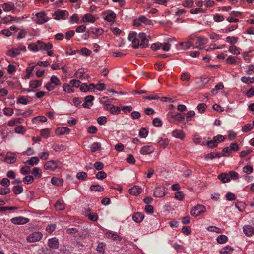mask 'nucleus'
<instances>
[{
	"label": "nucleus",
	"instance_id": "18",
	"mask_svg": "<svg viewBox=\"0 0 254 254\" xmlns=\"http://www.w3.org/2000/svg\"><path fill=\"white\" fill-rule=\"evenodd\" d=\"M154 148L152 146H144L140 150V153L142 154H149L153 152Z\"/></svg>",
	"mask_w": 254,
	"mask_h": 254
},
{
	"label": "nucleus",
	"instance_id": "47",
	"mask_svg": "<svg viewBox=\"0 0 254 254\" xmlns=\"http://www.w3.org/2000/svg\"><path fill=\"white\" fill-rule=\"evenodd\" d=\"M228 175L230 176V179L232 180H236L239 178L238 173L234 171H230Z\"/></svg>",
	"mask_w": 254,
	"mask_h": 254
},
{
	"label": "nucleus",
	"instance_id": "62",
	"mask_svg": "<svg viewBox=\"0 0 254 254\" xmlns=\"http://www.w3.org/2000/svg\"><path fill=\"white\" fill-rule=\"evenodd\" d=\"M4 114L8 116H11L13 114V111L12 109L10 108H5L3 109Z\"/></svg>",
	"mask_w": 254,
	"mask_h": 254
},
{
	"label": "nucleus",
	"instance_id": "33",
	"mask_svg": "<svg viewBox=\"0 0 254 254\" xmlns=\"http://www.w3.org/2000/svg\"><path fill=\"white\" fill-rule=\"evenodd\" d=\"M241 81L244 83L248 84L249 83H252L254 82V77H245L243 76L241 78Z\"/></svg>",
	"mask_w": 254,
	"mask_h": 254
},
{
	"label": "nucleus",
	"instance_id": "28",
	"mask_svg": "<svg viewBox=\"0 0 254 254\" xmlns=\"http://www.w3.org/2000/svg\"><path fill=\"white\" fill-rule=\"evenodd\" d=\"M51 183L57 186H62L63 183V180L57 177H53L51 179Z\"/></svg>",
	"mask_w": 254,
	"mask_h": 254
},
{
	"label": "nucleus",
	"instance_id": "57",
	"mask_svg": "<svg viewBox=\"0 0 254 254\" xmlns=\"http://www.w3.org/2000/svg\"><path fill=\"white\" fill-rule=\"evenodd\" d=\"M226 63L230 64H234L236 63V60L235 57L229 56L226 60Z\"/></svg>",
	"mask_w": 254,
	"mask_h": 254
},
{
	"label": "nucleus",
	"instance_id": "45",
	"mask_svg": "<svg viewBox=\"0 0 254 254\" xmlns=\"http://www.w3.org/2000/svg\"><path fill=\"white\" fill-rule=\"evenodd\" d=\"M238 40V38L235 36H228L226 38V42L230 43L231 44H234L237 42Z\"/></svg>",
	"mask_w": 254,
	"mask_h": 254
},
{
	"label": "nucleus",
	"instance_id": "8",
	"mask_svg": "<svg viewBox=\"0 0 254 254\" xmlns=\"http://www.w3.org/2000/svg\"><path fill=\"white\" fill-rule=\"evenodd\" d=\"M54 19L57 20L65 19L68 16V12L66 10L58 9L53 14Z\"/></svg>",
	"mask_w": 254,
	"mask_h": 254
},
{
	"label": "nucleus",
	"instance_id": "19",
	"mask_svg": "<svg viewBox=\"0 0 254 254\" xmlns=\"http://www.w3.org/2000/svg\"><path fill=\"white\" fill-rule=\"evenodd\" d=\"M141 192V189L137 186H134L128 190L129 194L133 195H138Z\"/></svg>",
	"mask_w": 254,
	"mask_h": 254
},
{
	"label": "nucleus",
	"instance_id": "46",
	"mask_svg": "<svg viewBox=\"0 0 254 254\" xmlns=\"http://www.w3.org/2000/svg\"><path fill=\"white\" fill-rule=\"evenodd\" d=\"M120 111L121 109L119 107L114 106V105L110 109V113L113 115L118 114Z\"/></svg>",
	"mask_w": 254,
	"mask_h": 254
},
{
	"label": "nucleus",
	"instance_id": "11",
	"mask_svg": "<svg viewBox=\"0 0 254 254\" xmlns=\"http://www.w3.org/2000/svg\"><path fill=\"white\" fill-rule=\"evenodd\" d=\"M167 189L163 186H157L154 191V196L156 197H164L166 193Z\"/></svg>",
	"mask_w": 254,
	"mask_h": 254
},
{
	"label": "nucleus",
	"instance_id": "41",
	"mask_svg": "<svg viewBox=\"0 0 254 254\" xmlns=\"http://www.w3.org/2000/svg\"><path fill=\"white\" fill-rule=\"evenodd\" d=\"M101 148V144L98 142L93 143L91 146V150L92 152H95L99 150Z\"/></svg>",
	"mask_w": 254,
	"mask_h": 254
},
{
	"label": "nucleus",
	"instance_id": "23",
	"mask_svg": "<svg viewBox=\"0 0 254 254\" xmlns=\"http://www.w3.org/2000/svg\"><path fill=\"white\" fill-rule=\"evenodd\" d=\"M42 84V81L40 80H31L29 83V86L32 89H34L41 86Z\"/></svg>",
	"mask_w": 254,
	"mask_h": 254
},
{
	"label": "nucleus",
	"instance_id": "20",
	"mask_svg": "<svg viewBox=\"0 0 254 254\" xmlns=\"http://www.w3.org/2000/svg\"><path fill=\"white\" fill-rule=\"evenodd\" d=\"M144 217V214L140 212H136L132 216V219L136 223L141 222Z\"/></svg>",
	"mask_w": 254,
	"mask_h": 254
},
{
	"label": "nucleus",
	"instance_id": "50",
	"mask_svg": "<svg viewBox=\"0 0 254 254\" xmlns=\"http://www.w3.org/2000/svg\"><path fill=\"white\" fill-rule=\"evenodd\" d=\"M184 198V194L181 191H177L175 193V198L179 200H183Z\"/></svg>",
	"mask_w": 254,
	"mask_h": 254
},
{
	"label": "nucleus",
	"instance_id": "24",
	"mask_svg": "<svg viewBox=\"0 0 254 254\" xmlns=\"http://www.w3.org/2000/svg\"><path fill=\"white\" fill-rule=\"evenodd\" d=\"M218 178L224 183H227L230 180L229 175L225 173L219 174Z\"/></svg>",
	"mask_w": 254,
	"mask_h": 254
},
{
	"label": "nucleus",
	"instance_id": "27",
	"mask_svg": "<svg viewBox=\"0 0 254 254\" xmlns=\"http://www.w3.org/2000/svg\"><path fill=\"white\" fill-rule=\"evenodd\" d=\"M169 140L167 138H161L158 141V145L162 148H165L167 147L169 144Z\"/></svg>",
	"mask_w": 254,
	"mask_h": 254
},
{
	"label": "nucleus",
	"instance_id": "32",
	"mask_svg": "<svg viewBox=\"0 0 254 254\" xmlns=\"http://www.w3.org/2000/svg\"><path fill=\"white\" fill-rule=\"evenodd\" d=\"M197 109L199 113H203L206 109V105L205 103H199L197 106Z\"/></svg>",
	"mask_w": 254,
	"mask_h": 254
},
{
	"label": "nucleus",
	"instance_id": "59",
	"mask_svg": "<svg viewBox=\"0 0 254 254\" xmlns=\"http://www.w3.org/2000/svg\"><path fill=\"white\" fill-rule=\"evenodd\" d=\"M52 148L55 151H60L64 149V146L63 145L54 144Z\"/></svg>",
	"mask_w": 254,
	"mask_h": 254
},
{
	"label": "nucleus",
	"instance_id": "7",
	"mask_svg": "<svg viewBox=\"0 0 254 254\" xmlns=\"http://www.w3.org/2000/svg\"><path fill=\"white\" fill-rule=\"evenodd\" d=\"M225 139L224 137L218 134L213 138V139L210 141H207V147H214L217 146L219 142L223 141Z\"/></svg>",
	"mask_w": 254,
	"mask_h": 254
},
{
	"label": "nucleus",
	"instance_id": "61",
	"mask_svg": "<svg viewBox=\"0 0 254 254\" xmlns=\"http://www.w3.org/2000/svg\"><path fill=\"white\" fill-rule=\"evenodd\" d=\"M153 125L156 127H160L162 125V123L160 119L156 118L153 120Z\"/></svg>",
	"mask_w": 254,
	"mask_h": 254
},
{
	"label": "nucleus",
	"instance_id": "56",
	"mask_svg": "<svg viewBox=\"0 0 254 254\" xmlns=\"http://www.w3.org/2000/svg\"><path fill=\"white\" fill-rule=\"evenodd\" d=\"M64 90L68 93H71L73 92V90L70 87V86L68 84H64L63 86Z\"/></svg>",
	"mask_w": 254,
	"mask_h": 254
},
{
	"label": "nucleus",
	"instance_id": "12",
	"mask_svg": "<svg viewBox=\"0 0 254 254\" xmlns=\"http://www.w3.org/2000/svg\"><path fill=\"white\" fill-rule=\"evenodd\" d=\"M29 221V219L28 218L22 216L14 217L11 219V221L12 223L17 225L25 224L28 223Z\"/></svg>",
	"mask_w": 254,
	"mask_h": 254
},
{
	"label": "nucleus",
	"instance_id": "29",
	"mask_svg": "<svg viewBox=\"0 0 254 254\" xmlns=\"http://www.w3.org/2000/svg\"><path fill=\"white\" fill-rule=\"evenodd\" d=\"M116 17L115 13L112 11L108 13L105 18V19L109 22L113 21Z\"/></svg>",
	"mask_w": 254,
	"mask_h": 254
},
{
	"label": "nucleus",
	"instance_id": "21",
	"mask_svg": "<svg viewBox=\"0 0 254 254\" xmlns=\"http://www.w3.org/2000/svg\"><path fill=\"white\" fill-rule=\"evenodd\" d=\"M95 18L90 14H85L82 18V21L84 23L91 22L93 23L95 21Z\"/></svg>",
	"mask_w": 254,
	"mask_h": 254
},
{
	"label": "nucleus",
	"instance_id": "9",
	"mask_svg": "<svg viewBox=\"0 0 254 254\" xmlns=\"http://www.w3.org/2000/svg\"><path fill=\"white\" fill-rule=\"evenodd\" d=\"M42 237V234L41 232H35L28 236L26 240L29 243H33L40 241Z\"/></svg>",
	"mask_w": 254,
	"mask_h": 254
},
{
	"label": "nucleus",
	"instance_id": "17",
	"mask_svg": "<svg viewBox=\"0 0 254 254\" xmlns=\"http://www.w3.org/2000/svg\"><path fill=\"white\" fill-rule=\"evenodd\" d=\"M243 232L247 236L250 237L254 234V229L252 226L245 225L243 227Z\"/></svg>",
	"mask_w": 254,
	"mask_h": 254
},
{
	"label": "nucleus",
	"instance_id": "34",
	"mask_svg": "<svg viewBox=\"0 0 254 254\" xmlns=\"http://www.w3.org/2000/svg\"><path fill=\"white\" fill-rule=\"evenodd\" d=\"M90 190L92 191L101 192L103 191L104 188L100 185H92L90 187Z\"/></svg>",
	"mask_w": 254,
	"mask_h": 254
},
{
	"label": "nucleus",
	"instance_id": "60",
	"mask_svg": "<svg viewBox=\"0 0 254 254\" xmlns=\"http://www.w3.org/2000/svg\"><path fill=\"white\" fill-rule=\"evenodd\" d=\"M98 123L100 125H104L107 122V118L105 116H100L97 119Z\"/></svg>",
	"mask_w": 254,
	"mask_h": 254
},
{
	"label": "nucleus",
	"instance_id": "37",
	"mask_svg": "<svg viewBox=\"0 0 254 254\" xmlns=\"http://www.w3.org/2000/svg\"><path fill=\"white\" fill-rule=\"evenodd\" d=\"M54 206L56 209L58 210H63L64 209V203L60 201H57Z\"/></svg>",
	"mask_w": 254,
	"mask_h": 254
},
{
	"label": "nucleus",
	"instance_id": "40",
	"mask_svg": "<svg viewBox=\"0 0 254 254\" xmlns=\"http://www.w3.org/2000/svg\"><path fill=\"white\" fill-rule=\"evenodd\" d=\"M50 131L49 130V129L46 128V129H41L40 130L41 135L45 138H47L48 137H49V136H50Z\"/></svg>",
	"mask_w": 254,
	"mask_h": 254
},
{
	"label": "nucleus",
	"instance_id": "13",
	"mask_svg": "<svg viewBox=\"0 0 254 254\" xmlns=\"http://www.w3.org/2000/svg\"><path fill=\"white\" fill-rule=\"evenodd\" d=\"M138 38L141 40L140 46L142 48H146L148 46V39L146 38L145 33L141 32L138 34Z\"/></svg>",
	"mask_w": 254,
	"mask_h": 254
},
{
	"label": "nucleus",
	"instance_id": "4",
	"mask_svg": "<svg viewBox=\"0 0 254 254\" xmlns=\"http://www.w3.org/2000/svg\"><path fill=\"white\" fill-rule=\"evenodd\" d=\"M49 19L44 11H41L35 14V18H33V20L37 24L40 25L48 22Z\"/></svg>",
	"mask_w": 254,
	"mask_h": 254
},
{
	"label": "nucleus",
	"instance_id": "25",
	"mask_svg": "<svg viewBox=\"0 0 254 254\" xmlns=\"http://www.w3.org/2000/svg\"><path fill=\"white\" fill-rule=\"evenodd\" d=\"M5 11H10L14 8V4L12 3H5L1 5Z\"/></svg>",
	"mask_w": 254,
	"mask_h": 254
},
{
	"label": "nucleus",
	"instance_id": "1",
	"mask_svg": "<svg viewBox=\"0 0 254 254\" xmlns=\"http://www.w3.org/2000/svg\"><path fill=\"white\" fill-rule=\"evenodd\" d=\"M186 41L192 48H197L200 50H203L206 46V39L205 37L196 38L195 36L190 35L188 37Z\"/></svg>",
	"mask_w": 254,
	"mask_h": 254
},
{
	"label": "nucleus",
	"instance_id": "36",
	"mask_svg": "<svg viewBox=\"0 0 254 254\" xmlns=\"http://www.w3.org/2000/svg\"><path fill=\"white\" fill-rule=\"evenodd\" d=\"M228 238L224 235H221L217 238V241L219 244H223L227 242Z\"/></svg>",
	"mask_w": 254,
	"mask_h": 254
},
{
	"label": "nucleus",
	"instance_id": "64",
	"mask_svg": "<svg viewBox=\"0 0 254 254\" xmlns=\"http://www.w3.org/2000/svg\"><path fill=\"white\" fill-rule=\"evenodd\" d=\"M96 176L98 179H103L106 177L107 174L103 171H100L97 173Z\"/></svg>",
	"mask_w": 254,
	"mask_h": 254
},
{
	"label": "nucleus",
	"instance_id": "55",
	"mask_svg": "<svg viewBox=\"0 0 254 254\" xmlns=\"http://www.w3.org/2000/svg\"><path fill=\"white\" fill-rule=\"evenodd\" d=\"M233 250V249L231 247L226 246L221 249L220 251V253L221 254H226L229 253V252L232 251Z\"/></svg>",
	"mask_w": 254,
	"mask_h": 254
},
{
	"label": "nucleus",
	"instance_id": "44",
	"mask_svg": "<svg viewBox=\"0 0 254 254\" xmlns=\"http://www.w3.org/2000/svg\"><path fill=\"white\" fill-rule=\"evenodd\" d=\"M33 179L32 176L28 175L23 179V181L25 184H29L33 182Z\"/></svg>",
	"mask_w": 254,
	"mask_h": 254
},
{
	"label": "nucleus",
	"instance_id": "3",
	"mask_svg": "<svg viewBox=\"0 0 254 254\" xmlns=\"http://www.w3.org/2000/svg\"><path fill=\"white\" fill-rule=\"evenodd\" d=\"M39 160H27L24 163L26 165L20 169V173L23 175H28L31 172V166L38 163Z\"/></svg>",
	"mask_w": 254,
	"mask_h": 254
},
{
	"label": "nucleus",
	"instance_id": "6",
	"mask_svg": "<svg viewBox=\"0 0 254 254\" xmlns=\"http://www.w3.org/2000/svg\"><path fill=\"white\" fill-rule=\"evenodd\" d=\"M44 167L46 169L54 170L57 168H61L62 164L58 160H51L45 164Z\"/></svg>",
	"mask_w": 254,
	"mask_h": 254
},
{
	"label": "nucleus",
	"instance_id": "63",
	"mask_svg": "<svg viewBox=\"0 0 254 254\" xmlns=\"http://www.w3.org/2000/svg\"><path fill=\"white\" fill-rule=\"evenodd\" d=\"M243 171L244 173L247 174H250L253 171V168L251 166H245L243 167Z\"/></svg>",
	"mask_w": 254,
	"mask_h": 254
},
{
	"label": "nucleus",
	"instance_id": "31",
	"mask_svg": "<svg viewBox=\"0 0 254 254\" xmlns=\"http://www.w3.org/2000/svg\"><path fill=\"white\" fill-rule=\"evenodd\" d=\"M223 87H224V86H223V84L222 83H219L217 84L215 86V88L214 89H212V90L211 91V94L212 95H214V94H216L219 90L223 89Z\"/></svg>",
	"mask_w": 254,
	"mask_h": 254
},
{
	"label": "nucleus",
	"instance_id": "39",
	"mask_svg": "<svg viewBox=\"0 0 254 254\" xmlns=\"http://www.w3.org/2000/svg\"><path fill=\"white\" fill-rule=\"evenodd\" d=\"M86 215L90 220L96 221L98 220V217L97 214L96 213H89L87 212Z\"/></svg>",
	"mask_w": 254,
	"mask_h": 254
},
{
	"label": "nucleus",
	"instance_id": "10",
	"mask_svg": "<svg viewBox=\"0 0 254 254\" xmlns=\"http://www.w3.org/2000/svg\"><path fill=\"white\" fill-rule=\"evenodd\" d=\"M205 211V207L204 205L198 204L192 209L190 213L192 216L196 217L204 212Z\"/></svg>",
	"mask_w": 254,
	"mask_h": 254
},
{
	"label": "nucleus",
	"instance_id": "15",
	"mask_svg": "<svg viewBox=\"0 0 254 254\" xmlns=\"http://www.w3.org/2000/svg\"><path fill=\"white\" fill-rule=\"evenodd\" d=\"M59 245L58 239L54 237L48 240V245L51 249H58Z\"/></svg>",
	"mask_w": 254,
	"mask_h": 254
},
{
	"label": "nucleus",
	"instance_id": "5",
	"mask_svg": "<svg viewBox=\"0 0 254 254\" xmlns=\"http://www.w3.org/2000/svg\"><path fill=\"white\" fill-rule=\"evenodd\" d=\"M142 23L147 25H153L152 20L147 18L145 16L143 15H141L133 20V25L134 26H139L141 25Z\"/></svg>",
	"mask_w": 254,
	"mask_h": 254
},
{
	"label": "nucleus",
	"instance_id": "16",
	"mask_svg": "<svg viewBox=\"0 0 254 254\" xmlns=\"http://www.w3.org/2000/svg\"><path fill=\"white\" fill-rule=\"evenodd\" d=\"M94 99V97L92 95H88L85 97V102L82 104V106L84 108H88L90 106L93 105L92 101Z\"/></svg>",
	"mask_w": 254,
	"mask_h": 254
},
{
	"label": "nucleus",
	"instance_id": "42",
	"mask_svg": "<svg viewBox=\"0 0 254 254\" xmlns=\"http://www.w3.org/2000/svg\"><path fill=\"white\" fill-rule=\"evenodd\" d=\"M23 189L22 187L17 185L13 188V191L15 194H19L22 192Z\"/></svg>",
	"mask_w": 254,
	"mask_h": 254
},
{
	"label": "nucleus",
	"instance_id": "2",
	"mask_svg": "<svg viewBox=\"0 0 254 254\" xmlns=\"http://www.w3.org/2000/svg\"><path fill=\"white\" fill-rule=\"evenodd\" d=\"M167 118L169 122L178 124L184 120L185 116L179 113H174L169 112L167 114Z\"/></svg>",
	"mask_w": 254,
	"mask_h": 254
},
{
	"label": "nucleus",
	"instance_id": "38",
	"mask_svg": "<svg viewBox=\"0 0 254 254\" xmlns=\"http://www.w3.org/2000/svg\"><path fill=\"white\" fill-rule=\"evenodd\" d=\"M58 133L60 134H68L70 132V129L66 127H62L59 128Z\"/></svg>",
	"mask_w": 254,
	"mask_h": 254
},
{
	"label": "nucleus",
	"instance_id": "48",
	"mask_svg": "<svg viewBox=\"0 0 254 254\" xmlns=\"http://www.w3.org/2000/svg\"><path fill=\"white\" fill-rule=\"evenodd\" d=\"M51 83L55 84V85H58L60 84V81L58 78L55 75L52 76L50 79Z\"/></svg>",
	"mask_w": 254,
	"mask_h": 254
},
{
	"label": "nucleus",
	"instance_id": "58",
	"mask_svg": "<svg viewBox=\"0 0 254 254\" xmlns=\"http://www.w3.org/2000/svg\"><path fill=\"white\" fill-rule=\"evenodd\" d=\"M239 48L235 46H231L229 47V51L233 54H239Z\"/></svg>",
	"mask_w": 254,
	"mask_h": 254
},
{
	"label": "nucleus",
	"instance_id": "30",
	"mask_svg": "<svg viewBox=\"0 0 254 254\" xmlns=\"http://www.w3.org/2000/svg\"><path fill=\"white\" fill-rule=\"evenodd\" d=\"M7 54L8 56L14 57L20 54L19 49L17 48H13L8 51Z\"/></svg>",
	"mask_w": 254,
	"mask_h": 254
},
{
	"label": "nucleus",
	"instance_id": "51",
	"mask_svg": "<svg viewBox=\"0 0 254 254\" xmlns=\"http://www.w3.org/2000/svg\"><path fill=\"white\" fill-rule=\"evenodd\" d=\"M252 128V125L251 124H247L243 127L242 130L244 132H247L251 130Z\"/></svg>",
	"mask_w": 254,
	"mask_h": 254
},
{
	"label": "nucleus",
	"instance_id": "26",
	"mask_svg": "<svg viewBox=\"0 0 254 254\" xmlns=\"http://www.w3.org/2000/svg\"><path fill=\"white\" fill-rule=\"evenodd\" d=\"M47 121V118L44 116H37L33 118L32 122L34 124H37L39 122L44 123Z\"/></svg>",
	"mask_w": 254,
	"mask_h": 254
},
{
	"label": "nucleus",
	"instance_id": "43",
	"mask_svg": "<svg viewBox=\"0 0 254 254\" xmlns=\"http://www.w3.org/2000/svg\"><path fill=\"white\" fill-rule=\"evenodd\" d=\"M148 131L145 128H141L139 132V135L142 138H146L148 135Z\"/></svg>",
	"mask_w": 254,
	"mask_h": 254
},
{
	"label": "nucleus",
	"instance_id": "54",
	"mask_svg": "<svg viewBox=\"0 0 254 254\" xmlns=\"http://www.w3.org/2000/svg\"><path fill=\"white\" fill-rule=\"evenodd\" d=\"M180 45L181 48L184 50H187L190 48H192L190 45L189 44L188 42L186 40L184 42H181L180 43Z\"/></svg>",
	"mask_w": 254,
	"mask_h": 254
},
{
	"label": "nucleus",
	"instance_id": "52",
	"mask_svg": "<svg viewBox=\"0 0 254 254\" xmlns=\"http://www.w3.org/2000/svg\"><path fill=\"white\" fill-rule=\"evenodd\" d=\"M87 173L85 172H79L76 175V177L79 179L81 180H83L86 179L87 177Z\"/></svg>",
	"mask_w": 254,
	"mask_h": 254
},
{
	"label": "nucleus",
	"instance_id": "49",
	"mask_svg": "<svg viewBox=\"0 0 254 254\" xmlns=\"http://www.w3.org/2000/svg\"><path fill=\"white\" fill-rule=\"evenodd\" d=\"M70 84L72 87L78 88L80 86L81 82L78 80L72 79L70 81Z\"/></svg>",
	"mask_w": 254,
	"mask_h": 254
},
{
	"label": "nucleus",
	"instance_id": "22",
	"mask_svg": "<svg viewBox=\"0 0 254 254\" xmlns=\"http://www.w3.org/2000/svg\"><path fill=\"white\" fill-rule=\"evenodd\" d=\"M172 134L173 136L181 139H183L185 137V134L182 130H175Z\"/></svg>",
	"mask_w": 254,
	"mask_h": 254
},
{
	"label": "nucleus",
	"instance_id": "53",
	"mask_svg": "<svg viewBox=\"0 0 254 254\" xmlns=\"http://www.w3.org/2000/svg\"><path fill=\"white\" fill-rule=\"evenodd\" d=\"M105 246V245L102 243H99L98 245V246L97 247V250L100 254H104Z\"/></svg>",
	"mask_w": 254,
	"mask_h": 254
},
{
	"label": "nucleus",
	"instance_id": "35",
	"mask_svg": "<svg viewBox=\"0 0 254 254\" xmlns=\"http://www.w3.org/2000/svg\"><path fill=\"white\" fill-rule=\"evenodd\" d=\"M28 48L30 50L34 51L35 52H37L39 50V48L37 43L30 44L28 45Z\"/></svg>",
	"mask_w": 254,
	"mask_h": 254
},
{
	"label": "nucleus",
	"instance_id": "14",
	"mask_svg": "<svg viewBox=\"0 0 254 254\" xmlns=\"http://www.w3.org/2000/svg\"><path fill=\"white\" fill-rule=\"evenodd\" d=\"M37 43L38 45L39 50H48L53 47V45L51 43H45L41 40H38Z\"/></svg>",
	"mask_w": 254,
	"mask_h": 254
}]
</instances>
